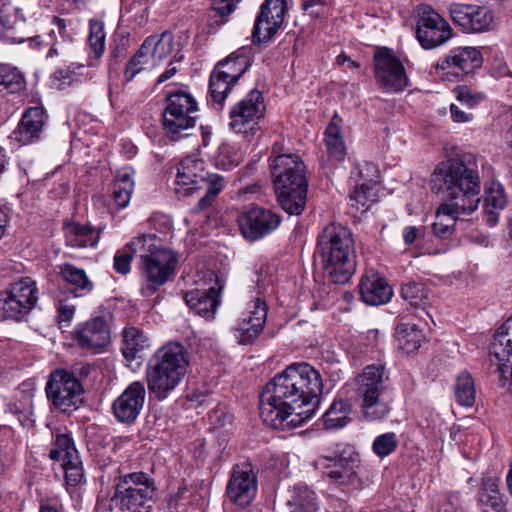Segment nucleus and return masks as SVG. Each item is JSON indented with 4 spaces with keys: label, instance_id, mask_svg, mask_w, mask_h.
I'll return each instance as SVG.
<instances>
[{
    "label": "nucleus",
    "instance_id": "nucleus-1",
    "mask_svg": "<svg viewBox=\"0 0 512 512\" xmlns=\"http://www.w3.org/2000/svg\"><path fill=\"white\" fill-rule=\"evenodd\" d=\"M323 391L320 372L307 362L292 363L275 375L259 395L262 423L289 430L303 425L317 410Z\"/></svg>",
    "mask_w": 512,
    "mask_h": 512
},
{
    "label": "nucleus",
    "instance_id": "nucleus-2",
    "mask_svg": "<svg viewBox=\"0 0 512 512\" xmlns=\"http://www.w3.org/2000/svg\"><path fill=\"white\" fill-rule=\"evenodd\" d=\"M432 184L442 194L432 232L436 238L448 240L454 234L459 215L474 212L480 203L477 157L463 153L441 161L432 173Z\"/></svg>",
    "mask_w": 512,
    "mask_h": 512
},
{
    "label": "nucleus",
    "instance_id": "nucleus-3",
    "mask_svg": "<svg viewBox=\"0 0 512 512\" xmlns=\"http://www.w3.org/2000/svg\"><path fill=\"white\" fill-rule=\"evenodd\" d=\"M315 254L330 282L344 284L356 271L355 241L351 230L337 222L327 224L317 235Z\"/></svg>",
    "mask_w": 512,
    "mask_h": 512
},
{
    "label": "nucleus",
    "instance_id": "nucleus-4",
    "mask_svg": "<svg viewBox=\"0 0 512 512\" xmlns=\"http://www.w3.org/2000/svg\"><path fill=\"white\" fill-rule=\"evenodd\" d=\"M277 201L289 215L299 216L307 201L306 165L296 154H280L270 163Z\"/></svg>",
    "mask_w": 512,
    "mask_h": 512
},
{
    "label": "nucleus",
    "instance_id": "nucleus-5",
    "mask_svg": "<svg viewBox=\"0 0 512 512\" xmlns=\"http://www.w3.org/2000/svg\"><path fill=\"white\" fill-rule=\"evenodd\" d=\"M189 365L188 352L179 342L159 348L148 360L146 381L157 400L166 399L181 383Z\"/></svg>",
    "mask_w": 512,
    "mask_h": 512
},
{
    "label": "nucleus",
    "instance_id": "nucleus-6",
    "mask_svg": "<svg viewBox=\"0 0 512 512\" xmlns=\"http://www.w3.org/2000/svg\"><path fill=\"white\" fill-rule=\"evenodd\" d=\"M175 184V192L183 196H190L206 187L205 195L192 209L193 213H198L212 206L226 181L219 174L206 172L203 160L189 156L178 164Z\"/></svg>",
    "mask_w": 512,
    "mask_h": 512
},
{
    "label": "nucleus",
    "instance_id": "nucleus-7",
    "mask_svg": "<svg viewBox=\"0 0 512 512\" xmlns=\"http://www.w3.org/2000/svg\"><path fill=\"white\" fill-rule=\"evenodd\" d=\"M359 465V454L353 447L344 444L336 445L334 450L327 451L314 461L323 479L347 493L361 488L362 482L357 473Z\"/></svg>",
    "mask_w": 512,
    "mask_h": 512
},
{
    "label": "nucleus",
    "instance_id": "nucleus-8",
    "mask_svg": "<svg viewBox=\"0 0 512 512\" xmlns=\"http://www.w3.org/2000/svg\"><path fill=\"white\" fill-rule=\"evenodd\" d=\"M389 375L381 363L367 365L355 378L356 394L361 400V411L368 421L384 419L391 411L389 401L383 397Z\"/></svg>",
    "mask_w": 512,
    "mask_h": 512
},
{
    "label": "nucleus",
    "instance_id": "nucleus-9",
    "mask_svg": "<svg viewBox=\"0 0 512 512\" xmlns=\"http://www.w3.org/2000/svg\"><path fill=\"white\" fill-rule=\"evenodd\" d=\"M198 103L194 96L185 90H176L166 95L162 123L165 135L171 141H178L184 132L196 126Z\"/></svg>",
    "mask_w": 512,
    "mask_h": 512
},
{
    "label": "nucleus",
    "instance_id": "nucleus-10",
    "mask_svg": "<svg viewBox=\"0 0 512 512\" xmlns=\"http://www.w3.org/2000/svg\"><path fill=\"white\" fill-rule=\"evenodd\" d=\"M154 492L153 480L144 472L120 477L110 499L111 512H148L147 502Z\"/></svg>",
    "mask_w": 512,
    "mask_h": 512
},
{
    "label": "nucleus",
    "instance_id": "nucleus-11",
    "mask_svg": "<svg viewBox=\"0 0 512 512\" xmlns=\"http://www.w3.org/2000/svg\"><path fill=\"white\" fill-rule=\"evenodd\" d=\"M196 284V288L184 293L183 300L197 315L213 319L221 304L220 296L226 279L216 271L206 270L198 275Z\"/></svg>",
    "mask_w": 512,
    "mask_h": 512
},
{
    "label": "nucleus",
    "instance_id": "nucleus-12",
    "mask_svg": "<svg viewBox=\"0 0 512 512\" xmlns=\"http://www.w3.org/2000/svg\"><path fill=\"white\" fill-rule=\"evenodd\" d=\"M141 295L151 297L174 273L176 255L168 249L156 250L152 254H140Z\"/></svg>",
    "mask_w": 512,
    "mask_h": 512
},
{
    "label": "nucleus",
    "instance_id": "nucleus-13",
    "mask_svg": "<svg viewBox=\"0 0 512 512\" xmlns=\"http://www.w3.org/2000/svg\"><path fill=\"white\" fill-rule=\"evenodd\" d=\"M45 392L52 409L70 413L79 407L84 388L67 369L57 368L50 373Z\"/></svg>",
    "mask_w": 512,
    "mask_h": 512
},
{
    "label": "nucleus",
    "instance_id": "nucleus-14",
    "mask_svg": "<svg viewBox=\"0 0 512 512\" xmlns=\"http://www.w3.org/2000/svg\"><path fill=\"white\" fill-rule=\"evenodd\" d=\"M38 288L30 277L14 282L0 294V314L4 318L22 320L36 306Z\"/></svg>",
    "mask_w": 512,
    "mask_h": 512
},
{
    "label": "nucleus",
    "instance_id": "nucleus-15",
    "mask_svg": "<svg viewBox=\"0 0 512 512\" xmlns=\"http://www.w3.org/2000/svg\"><path fill=\"white\" fill-rule=\"evenodd\" d=\"M483 64L481 52L475 47H456L435 64L436 73L444 80H464Z\"/></svg>",
    "mask_w": 512,
    "mask_h": 512
},
{
    "label": "nucleus",
    "instance_id": "nucleus-16",
    "mask_svg": "<svg viewBox=\"0 0 512 512\" xmlns=\"http://www.w3.org/2000/svg\"><path fill=\"white\" fill-rule=\"evenodd\" d=\"M416 17V38L422 48L434 49L452 38L450 24L431 6L419 5Z\"/></svg>",
    "mask_w": 512,
    "mask_h": 512
},
{
    "label": "nucleus",
    "instance_id": "nucleus-17",
    "mask_svg": "<svg viewBox=\"0 0 512 512\" xmlns=\"http://www.w3.org/2000/svg\"><path fill=\"white\" fill-rule=\"evenodd\" d=\"M374 74L380 89L387 93L403 91L409 80L402 62L389 48H379L373 56Z\"/></svg>",
    "mask_w": 512,
    "mask_h": 512
},
{
    "label": "nucleus",
    "instance_id": "nucleus-18",
    "mask_svg": "<svg viewBox=\"0 0 512 512\" xmlns=\"http://www.w3.org/2000/svg\"><path fill=\"white\" fill-rule=\"evenodd\" d=\"M351 179L355 180V187L349 194L350 205L356 209L369 207L377 196V186L380 181V172L372 162L357 165L352 171Z\"/></svg>",
    "mask_w": 512,
    "mask_h": 512
},
{
    "label": "nucleus",
    "instance_id": "nucleus-19",
    "mask_svg": "<svg viewBox=\"0 0 512 512\" xmlns=\"http://www.w3.org/2000/svg\"><path fill=\"white\" fill-rule=\"evenodd\" d=\"M55 447L49 452L50 459H62L65 480L69 486H78L84 481V470L79 453L70 435L62 433L55 436Z\"/></svg>",
    "mask_w": 512,
    "mask_h": 512
},
{
    "label": "nucleus",
    "instance_id": "nucleus-20",
    "mask_svg": "<svg viewBox=\"0 0 512 512\" xmlns=\"http://www.w3.org/2000/svg\"><path fill=\"white\" fill-rule=\"evenodd\" d=\"M146 399V388L143 382L134 381L114 400L113 415L120 423L131 425L139 417Z\"/></svg>",
    "mask_w": 512,
    "mask_h": 512
},
{
    "label": "nucleus",
    "instance_id": "nucleus-21",
    "mask_svg": "<svg viewBox=\"0 0 512 512\" xmlns=\"http://www.w3.org/2000/svg\"><path fill=\"white\" fill-rule=\"evenodd\" d=\"M490 354L495 356L499 364L497 372L500 376V385L505 386L510 375V388L512 389V317L503 323L494 335L490 345Z\"/></svg>",
    "mask_w": 512,
    "mask_h": 512
},
{
    "label": "nucleus",
    "instance_id": "nucleus-22",
    "mask_svg": "<svg viewBox=\"0 0 512 512\" xmlns=\"http://www.w3.org/2000/svg\"><path fill=\"white\" fill-rule=\"evenodd\" d=\"M256 88L249 91L245 98L235 103L229 112V126L246 139H253L256 131Z\"/></svg>",
    "mask_w": 512,
    "mask_h": 512
},
{
    "label": "nucleus",
    "instance_id": "nucleus-23",
    "mask_svg": "<svg viewBox=\"0 0 512 512\" xmlns=\"http://www.w3.org/2000/svg\"><path fill=\"white\" fill-rule=\"evenodd\" d=\"M452 21L467 32H483L493 21L492 12L486 7L453 3L449 6Z\"/></svg>",
    "mask_w": 512,
    "mask_h": 512
},
{
    "label": "nucleus",
    "instance_id": "nucleus-24",
    "mask_svg": "<svg viewBox=\"0 0 512 512\" xmlns=\"http://www.w3.org/2000/svg\"><path fill=\"white\" fill-rule=\"evenodd\" d=\"M288 11L286 0H265L258 14V44L269 42L282 28Z\"/></svg>",
    "mask_w": 512,
    "mask_h": 512
},
{
    "label": "nucleus",
    "instance_id": "nucleus-25",
    "mask_svg": "<svg viewBox=\"0 0 512 512\" xmlns=\"http://www.w3.org/2000/svg\"><path fill=\"white\" fill-rule=\"evenodd\" d=\"M73 339L82 349H99L110 342V331L104 317L96 316L78 324Z\"/></svg>",
    "mask_w": 512,
    "mask_h": 512
},
{
    "label": "nucleus",
    "instance_id": "nucleus-26",
    "mask_svg": "<svg viewBox=\"0 0 512 512\" xmlns=\"http://www.w3.org/2000/svg\"><path fill=\"white\" fill-rule=\"evenodd\" d=\"M226 493L236 505L242 508L248 506L256 494V476L252 468L236 465L233 468Z\"/></svg>",
    "mask_w": 512,
    "mask_h": 512
},
{
    "label": "nucleus",
    "instance_id": "nucleus-27",
    "mask_svg": "<svg viewBox=\"0 0 512 512\" xmlns=\"http://www.w3.org/2000/svg\"><path fill=\"white\" fill-rule=\"evenodd\" d=\"M46 118V112L43 107L35 106L28 108L22 115L16 129L10 135V138L22 145L39 140Z\"/></svg>",
    "mask_w": 512,
    "mask_h": 512
},
{
    "label": "nucleus",
    "instance_id": "nucleus-28",
    "mask_svg": "<svg viewBox=\"0 0 512 512\" xmlns=\"http://www.w3.org/2000/svg\"><path fill=\"white\" fill-rule=\"evenodd\" d=\"M34 395V384L25 381L18 386L14 397L7 404L6 412L14 415L23 427L33 425Z\"/></svg>",
    "mask_w": 512,
    "mask_h": 512
},
{
    "label": "nucleus",
    "instance_id": "nucleus-29",
    "mask_svg": "<svg viewBox=\"0 0 512 512\" xmlns=\"http://www.w3.org/2000/svg\"><path fill=\"white\" fill-rule=\"evenodd\" d=\"M358 287L362 301L368 305L385 304L393 295L387 281L373 272L363 275Z\"/></svg>",
    "mask_w": 512,
    "mask_h": 512
},
{
    "label": "nucleus",
    "instance_id": "nucleus-30",
    "mask_svg": "<svg viewBox=\"0 0 512 512\" xmlns=\"http://www.w3.org/2000/svg\"><path fill=\"white\" fill-rule=\"evenodd\" d=\"M252 55L253 48L251 46H243L230 54L227 58L219 61L213 70L237 82L252 65Z\"/></svg>",
    "mask_w": 512,
    "mask_h": 512
},
{
    "label": "nucleus",
    "instance_id": "nucleus-31",
    "mask_svg": "<svg viewBox=\"0 0 512 512\" xmlns=\"http://www.w3.org/2000/svg\"><path fill=\"white\" fill-rule=\"evenodd\" d=\"M507 206L505 189L500 182L492 181L485 188L484 212L485 222L494 227L499 221V214Z\"/></svg>",
    "mask_w": 512,
    "mask_h": 512
},
{
    "label": "nucleus",
    "instance_id": "nucleus-32",
    "mask_svg": "<svg viewBox=\"0 0 512 512\" xmlns=\"http://www.w3.org/2000/svg\"><path fill=\"white\" fill-rule=\"evenodd\" d=\"M65 239L73 248L96 247L100 239V230H96L91 224L76 222L67 223L64 227Z\"/></svg>",
    "mask_w": 512,
    "mask_h": 512
},
{
    "label": "nucleus",
    "instance_id": "nucleus-33",
    "mask_svg": "<svg viewBox=\"0 0 512 512\" xmlns=\"http://www.w3.org/2000/svg\"><path fill=\"white\" fill-rule=\"evenodd\" d=\"M149 347V338L139 328L126 327L123 330L121 352L126 361L141 358V354Z\"/></svg>",
    "mask_w": 512,
    "mask_h": 512
},
{
    "label": "nucleus",
    "instance_id": "nucleus-34",
    "mask_svg": "<svg viewBox=\"0 0 512 512\" xmlns=\"http://www.w3.org/2000/svg\"><path fill=\"white\" fill-rule=\"evenodd\" d=\"M401 296L416 312L417 317L425 320L424 316L429 314L426 310L428 304V294L422 283L409 281L401 286Z\"/></svg>",
    "mask_w": 512,
    "mask_h": 512
},
{
    "label": "nucleus",
    "instance_id": "nucleus-35",
    "mask_svg": "<svg viewBox=\"0 0 512 512\" xmlns=\"http://www.w3.org/2000/svg\"><path fill=\"white\" fill-rule=\"evenodd\" d=\"M60 274L73 287L72 291L75 297H84L90 294L94 288V284L88 278L85 270L70 263H65L60 267Z\"/></svg>",
    "mask_w": 512,
    "mask_h": 512
},
{
    "label": "nucleus",
    "instance_id": "nucleus-36",
    "mask_svg": "<svg viewBox=\"0 0 512 512\" xmlns=\"http://www.w3.org/2000/svg\"><path fill=\"white\" fill-rule=\"evenodd\" d=\"M395 337L398 347L407 354L416 352L425 339L417 324L409 322H401L397 325Z\"/></svg>",
    "mask_w": 512,
    "mask_h": 512
},
{
    "label": "nucleus",
    "instance_id": "nucleus-37",
    "mask_svg": "<svg viewBox=\"0 0 512 512\" xmlns=\"http://www.w3.org/2000/svg\"><path fill=\"white\" fill-rule=\"evenodd\" d=\"M134 170L131 168L120 169L115 176L112 186V197L119 208L128 206L134 190Z\"/></svg>",
    "mask_w": 512,
    "mask_h": 512
},
{
    "label": "nucleus",
    "instance_id": "nucleus-38",
    "mask_svg": "<svg viewBox=\"0 0 512 512\" xmlns=\"http://www.w3.org/2000/svg\"><path fill=\"white\" fill-rule=\"evenodd\" d=\"M341 119L334 115L324 132V142L329 156L342 161L346 156V145L341 135Z\"/></svg>",
    "mask_w": 512,
    "mask_h": 512
},
{
    "label": "nucleus",
    "instance_id": "nucleus-39",
    "mask_svg": "<svg viewBox=\"0 0 512 512\" xmlns=\"http://www.w3.org/2000/svg\"><path fill=\"white\" fill-rule=\"evenodd\" d=\"M350 412L351 404L347 399H334L322 415L324 428L326 430H335L345 427L350 422Z\"/></svg>",
    "mask_w": 512,
    "mask_h": 512
},
{
    "label": "nucleus",
    "instance_id": "nucleus-40",
    "mask_svg": "<svg viewBox=\"0 0 512 512\" xmlns=\"http://www.w3.org/2000/svg\"><path fill=\"white\" fill-rule=\"evenodd\" d=\"M287 505L290 512H317L319 508L316 493L304 484L294 486Z\"/></svg>",
    "mask_w": 512,
    "mask_h": 512
},
{
    "label": "nucleus",
    "instance_id": "nucleus-41",
    "mask_svg": "<svg viewBox=\"0 0 512 512\" xmlns=\"http://www.w3.org/2000/svg\"><path fill=\"white\" fill-rule=\"evenodd\" d=\"M478 495L484 512H506V504L499 493L496 480H483Z\"/></svg>",
    "mask_w": 512,
    "mask_h": 512
},
{
    "label": "nucleus",
    "instance_id": "nucleus-42",
    "mask_svg": "<svg viewBox=\"0 0 512 512\" xmlns=\"http://www.w3.org/2000/svg\"><path fill=\"white\" fill-rule=\"evenodd\" d=\"M256 302H251L249 310L242 313L234 328V335L241 345H251L256 339V324L253 322Z\"/></svg>",
    "mask_w": 512,
    "mask_h": 512
},
{
    "label": "nucleus",
    "instance_id": "nucleus-43",
    "mask_svg": "<svg viewBox=\"0 0 512 512\" xmlns=\"http://www.w3.org/2000/svg\"><path fill=\"white\" fill-rule=\"evenodd\" d=\"M454 396L456 402L463 407H472L475 404V383L468 372H462L457 376L454 385Z\"/></svg>",
    "mask_w": 512,
    "mask_h": 512
},
{
    "label": "nucleus",
    "instance_id": "nucleus-44",
    "mask_svg": "<svg viewBox=\"0 0 512 512\" xmlns=\"http://www.w3.org/2000/svg\"><path fill=\"white\" fill-rule=\"evenodd\" d=\"M143 43L146 45L154 64L165 59L172 52L173 48V38L167 32L162 33L160 36L151 35Z\"/></svg>",
    "mask_w": 512,
    "mask_h": 512
},
{
    "label": "nucleus",
    "instance_id": "nucleus-45",
    "mask_svg": "<svg viewBox=\"0 0 512 512\" xmlns=\"http://www.w3.org/2000/svg\"><path fill=\"white\" fill-rule=\"evenodd\" d=\"M235 84L236 82L213 70L209 77V93L212 102L221 108Z\"/></svg>",
    "mask_w": 512,
    "mask_h": 512
},
{
    "label": "nucleus",
    "instance_id": "nucleus-46",
    "mask_svg": "<svg viewBox=\"0 0 512 512\" xmlns=\"http://www.w3.org/2000/svg\"><path fill=\"white\" fill-rule=\"evenodd\" d=\"M105 25L100 19L93 18L89 21L88 46L94 59H99L105 51Z\"/></svg>",
    "mask_w": 512,
    "mask_h": 512
},
{
    "label": "nucleus",
    "instance_id": "nucleus-47",
    "mask_svg": "<svg viewBox=\"0 0 512 512\" xmlns=\"http://www.w3.org/2000/svg\"><path fill=\"white\" fill-rule=\"evenodd\" d=\"M281 216L271 209L258 208V239L274 232L281 224Z\"/></svg>",
    "mask_w": 512,
    "mask_h": 512
},
{
    "label": "nucleus",
    "instance_id": "nucleus-48",
    "mask_svg": "<svg viewBox=\"0 0 512 512\" xmlns=\"http://www.w3.org/2000/svg\"><path fill=\"white\" fill-rule=\"evenodd\" d=\"M398 448V438L394 432L378 435L372 443V451L379 458H385Z\"/></svg>",
    "mask_w": 512,
    "mask_h": 512
},
{
    "label": "nucleus",
    "instance_id": "nucleus-49",
    "mask_svg": "<svg viewBox=\"0 0 512 512\" xmlns=\"http://www.w3.org/2000/svg\"><path fill=\"white\" fill-rule=\"evenodd\" d=\"M238 226L242 236L250 242L256 240V207L252 204L238 216Z\"/></svg>",
    "mask_w": 512,
    "mask_h": 512
},
{
    "label": "nucleus",
    "instance_id": "nucleus-50",
    "mask_svg": "<svg viewBox=\"0 0 512 512\" xmlns=\"http://www.w3.org/2000/svg\"><path fill=\"white\" fill-rule=\"evenodd\" d=\"M149 58L150 55L147 51V47L143 43L127 63L124 73L126 81H132L133 78L143 69V66L148 63Z\"/></svg>",
    "mask_w": 512,
    "mask_h": 512
},
{
    "label": "nucleus",
    "instance_id": "nucleus-51",
    "mask_svg": "<svg viewBox=\"0 0 512 512\" xmlns=\"http://www.w3.org/2000/svg\"><path fill=\"white\" fill-rule=\"evenodd\" d=\"M157 237L154 234H142L132 239L126 246L133 251V255L137 253L152 254L156 250L162 249L156 245Z\"/></svg>",
    "mask_w": 512,
    "mask_h": 512
},
{
    "label": "nucleus",
    "instance_id": "nucleus-52",
    "mask_svg": "<svg viewBox=\"0 0 512 512\" xmlns=\"http://www.w3.org/2000/svg\"><path fill=\"white\" fill-rule=\"evenodd\" d=\"M0 80V86H3L10 93H17L24 89L25 80L22 73L15 67L7 64L6 73Z\"/></svg>",
    "mask_w": 512,
    "mask_h": 512
},
{
    "label": "nucleus",
    "instance_id": "nucleus-53",
    "mask_svg": "<svg viewBox=\"0 0 512 512\" xmlns=\"http://www.w3.org/2000/svg\"><path fill=\"white\" fill-rule=\"evenodd\" d=\"M454 92L456 93V100L468 108L478 106L486 97L483 92L473 91L467 86H458Z\"/></svg>",
    "mask_w": 512,
    "mask_h": 512
},
{
    "label": "nucleus",
    "instance_id": "nucleus-54",
    "mask_svg": "<svg viewBox=\"0 0 512 512\" xmlns=\"http://www.w3.org/2000/svg\"><path fill=\"white\" fill-rule=\"evenodd\" d=\"M8 7L14 12L16 20L22 22L32 19L38 12V4L29 0H23L19 5Z\"/></svg>",
    "mask_w": 512,
    "mask_h": 512
},
{
    "label": "nucleus",
    "instance_id": "nucleus-55",
    "mask_svg": "<svg viewBox=\"0 0 512 512\" xmlns=\"http://www.w3.org/2000/svg\"><path fill=\"white\" fill-rule=\"evenodd\" d=\"M133 251L129 250L127 246H125L122 250L117 251L114 256V269L117 273L127 274L131 270V260L133 259Z\"/></svg>",
    "mask_w": 512,
    "mask_h": 512
},
{
    "label": "nucleus",
    "instance_id": "nucleus-56",
    "mask_svg": "<svg viewBox=\"0 0 512 512\" xmlns=\"http://www.w3.org/2000/svg\"><path fill=\"white\" fill-rule=\"evenodd\" d=\"M76 81V74L70 67L57 69L52 76V84L58 89H64Z\"/></svg>",
    "mask_w": 512,
    "mask_h": 512
},
{
    "label": "nucleus",
    "instance_id": "nucleus-57",
    "mask_svg": "<svg viewBox=\"0 0 512 512\" xmlns=\"http://www.w3.org/2000/svg\"><path fill=\"white\" fill-rule=\"evenodd\" d=\"M241 0H213L212 9L217 15L224 18L229 16Z\"/></svg>",
    "mask_w": 512,
    "mask_h": 512
},
{
    "label": "nucleus",
    "instance_id": "nucleus-58",
    "mask_svg": "<svg viewBox=\"0 0 512 512\" xmlns=\"http://www.w3.org/2000/svg\"><path fill=\"white\" fill-rule=\"evenodd\" d=\"M67 372L69 375L73 377L74 380H77L79 383L85 378H87L91 373V365L84 362H78L71 366V368Z\"/></svg>",
    "mask_w": 512,
    "mask_h": 512
},
{
    "label": "nucleus",
    "instance_id": "nucleus-59",
    "mask_svg": "<svg viewBox=\"0 0 512 512\" xmlns=\"http://www.w3.org/2000/svg\"><path fill=\"white\" fill-rule=\"evenodd\" d=\"M39 512H64V506L59 497H47L40 501Z\"/></svg>",
    "mask_w": 512,
    "mask_h": 512
},
{
    "label": "nucleus",
    "instance_id": "nucleus-60",
    "mask_svg": "<svg viewBox=\"0 0 512 512\" xmlns=\"http://www.w3.org/2000/svg\"><path fill=\"white\" fill-rule=\"evenodd\" d=\"M75 314V307L66 301L60 300L57 306V319L59 322H70Z\"/></svg>",
    "mask_w": 512,
    "mask_h": 512
},
{
    "label": "nucleus",
    "instance_id": "nucleus-61",
    "mask_svg": "<svg viewBox=\"0 0 512 512\" xmlns=\"http://www.w3.org/2000/svg\"><path fill=\"white\" fill-rule=\"evenodd\" d=\"M209 418L213 423L220 427H226L232 424L233 415L222 410H215L209 414Z\"/></svg>",
    "mask_w": 512,
    "mask_h": 512
},
{
    "label": "nucleus",
    "instance_id": "nucleus-62",
    "mask_svg": "<svg viewBox=\"0 0 512 512\" xmlns=\"http://www.w3.org/2000/svg\"><path fill=\"white\" fill-rule=\"evenodd\" d=\"M450 113L452 120L457 123H465L473 119V114L464 112L456 104L450 105Z\"/></svg>",
    "mask_w": 512,
    "mask_h": 512
},
{
    "label": "nucleus",
    "instance_id": "nucleus-63",
    "mask_svg": "<svg viewBox=\"0 0 512 512\" xmlns=\"http://www.w3.org/2000/svg\"><path fill=\"white\" fill-rule=\"evenodd\" d=\"M9 13L10 8L8 5H4L0 8V38L5 34L6 30L13 27V24L8 17Z\"/></svg>",
    "mask_w": 512,
    "mask_h": 512
},
{
    "label": "nucleus",
    "instance_id": "nucleus-64",
    "mask_svg": "<svg viewBox=\"0 0 512 512\" xmlns=\"http://www.w3.org/2000/svg\"><path fill=\"white\" fill-rule=\"evenodd\" d=\"M420 229L416 226H406L403 229L402 235L406 245H412L415 243L419 236Z\"/></svg>",
    "mask_w": 512,
    "mask_h": 512
}]
</instances>
